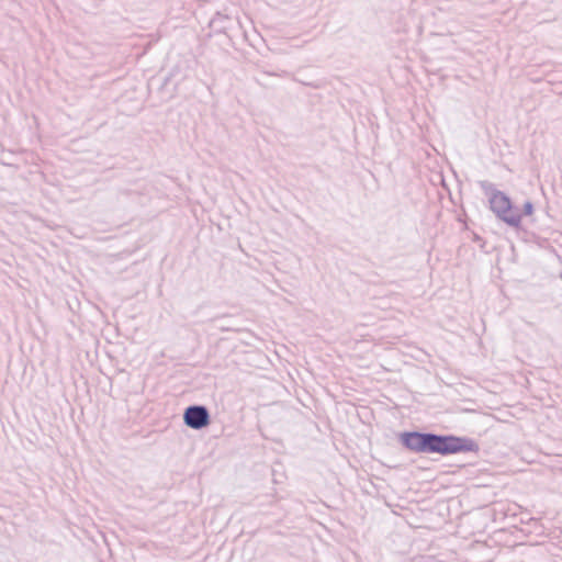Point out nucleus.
I'll list each match as a JSON object with an SVG mask.
<instances>
[{
	"label": "nucleus",
	"instance_id": "nucleus-1",
	"mask_svg": "<svg viewBox=\"0 0 562 562\" xmlns=\"http://www.w3.org/2000/svg\"><path fill=\"white\" fill-rule=\"evenodd\" d=\"M397 440L403 448L417 454L451 456L480 450L479 443L474 439L450 434L407 430L400 432Z\"/></svg>",
	"mask_w": 562,
	"mask_h": 562
},
{
	"label": "nucleus",
	"instance_id": "nucleus-2",
	"mask_svg": "<svg viewBox=\"0 0 562 562\" xmlns=\"http://www.w3.org/2000/svg\"><path fill=\"white\" fill-rule=\"evenodd\" d=\"M479 186L488 198L490 209L496 217L508 226L518 228L521 223V214L514 206L512 199L487 180H481Z\"/></svg>",
	"mask_w": 562,
	"mask_h": 562
},
{
	"label": "nucleus",
	"instance_id": "nucleus-3",
	"mask_svg": "<svg viewBox=\"0 0 562 562\" xmlns=\"http://www.w3.org/2000/svg\"><path fill=\"white\" fill-rule=\"evenodd\" d=\"M183 423L191 429L201 430L211 424L210 411L205 405H189L183 412Z\"/></svg>",
	"mask_w": 562,
	"mask_h": 562
},
{
	"label": "nucleus",
	"instance_id": "nucleus-4",
	"mask_svg": "<svg viewBox=\"0 0 562 562\" xmlns=\"http://www.w3.org/2000/svg\"><path fill=\"white\" fill-rule=\"evenodd\" d=\"M533 213V204L530 201L525 202L522 207V214L529 216Z\"/></svg>",
	"mask_w": 562,
	"mask_h": 562
},
{
	"label": "nucleus",
	"instance_id": "nucleus-5",
	"mask_svg": "<svg viewBox=\"0 0 562 562\" xmlns=\"http://www.w3.org/2000/svg\"><path fill=\"white\" fill-rule=\"evenodd\" d=\"M224 20H227V16L217 13L216 16H214L211 20V26H216L218 21H224Z\"/></svg>",
	"mask_w": 562,
	"mask_h": 562
}]
</instances>
